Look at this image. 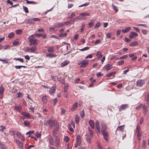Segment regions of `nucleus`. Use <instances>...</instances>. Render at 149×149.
<instances>
[{"instance_id": "40", "label": "nucleus", "mask_w": 149, "mask_h": 149, "mask_svg": "<svg viewBox=\"0 0 149 149\" xmlns=\"http://www.w3.org/2000/svg\"><path fill=\"white\" fill-rule=\"evenodd\" d=\"M18 39H16L13 41V44L14 45L16 46L18 44Z\"/></svg>"}, {"instance_id": "11", "label": "nucleus", "mask_w": 149, "mask_h": 149, "mask_svg": "<svg viewBox=\"0 0 149 149\" xmlns=\"http://www.w3.org/2000/svg\"><path fill=\"white\" fill-rule=\"evenodd\" d=\"M102 126V132H106V130L107 129V127L106 124L104 123H102L101 125Z\"/></svg>"}, {"instance_id": "34", "label": "nucleus", "mask_w": 149, "mask_h": 149, "mask_svg": "<svg viewBox=\"0 0 149 149\" xmlns=\"http://www.w3.org/2000/svg\"><path fill=\"white\" fill-rule=\"evenodd\" d=\"M138 42L137 41H136L132 42H131L130 44V46H134L135 45H136L138 44Z\"/></svg>"}, {"instance_id": "37", "label": "nucleus", "mask_w": 149, "mask_h": 149, "mask_svg": "<svg viewBox=\"0 0 149 149\" xmlns=\"http://www.w3.org/2000/svg\"><path fill=\"white\" fill-rule=\"evenodd\" d=\"M80 15L83 16H88L90 15L89 13H81Z\"/></svg>"}, {"instance_id": "55", "label": "nucleus", "mask_w": 149, "mask_h": 149, "mask_svg": "<svg viewBox=\"0 0 149 149\" xmlns=\"http://www.w3.org/2000/svg\"><path fill=\"white\" fill-rule=\"evenodd\" d=\"M79 121V116H76V119H75V123H78Z\"/></svg>"}, {"instance_id": "63", "label": "nucleus", "mask_w": 149, "mask_h": 149, "mask_svg": "<svg viewBox=\"0 0 149 149\" xmlns=\"http://www.w3.org/2000/svg\"><path fill=\"white\" fill-rule=\"evenodd\" d=\"M66 35H67V33H61V34H60L59 36L60 37H64V36H66Z\"/></svg>"}, {"instance_id": "51", "label": "nucleus", "mask_w": 149, "mask_h": 149, "mask_svg": "<svg viewBox=\"0 0 149 149\" xmlns=\"http://www.w3.org/2000/svg\"><path fill=\"white\" fill-rule=\"evenodd\" d=\"M128 56L127 55H124L123 56H122L120 57L118 59H125L127 58ZM116 59H117L116 58Z\"/></svg>"}, {"instance_id": "8", "label": "nucleus", "mask_w": 149, "mask_h": 149, "mask_svg": "<svg viewBox=\"0 0 149 149\" xmlns=\"http://www.w3.org/2000/svg\"><path fill=\"white\" fill-rule=\"evenodd\" d=\"M64 25V24L62 23L58 22L56 23L54 25V27L55 28L56 27H61Z\"/></svg>"}, {"instance_id": "49", "label": "nucleus", "mask_w": 149, "mask_h": 149, "mask_svg": "<svg viewBox=\"0 0 149 149\" xmlns=\"http://www.w3.org/2000/svg\"><path fill=\"white\" fill-rule=\"evenodd\" d=\"M23 8L25 12L26 13H28L29 12V11L28 10V9L27 7L26 6H23Z\"/></svg>"}, {"instance_id": "22", "label": "nucleus", "mask_w": 149, "mask_h": 149, "mask_svg": "<svg viewBox=\"0 0 149 149\" xmlns=\"http://www.w3.org/2000/svg\"><path fill=\"white\" fill-rule=\"evenodd\" d=\"M95 21L94 19H91L88 23V27H91L94 25V22Z\"/></svg>"}, {"instance_id": "26", "label": "nucleus", "mask_w": 149, "mask_h": 149, "mask_svg": "<svg viewBox=\"0 0 149 149\" xmlns=\"http://www.w3.org/2000/svg\"><path fill=\"white\" fill-rule=\"evenodd\" d=\"M89 131L90 132V136L91 138H92L93 137L94 132L93 130L90 128H88Z\"/></svg>"}, {"instance_id": "32", "label": "nucleus", "mask_w": 149, "mask_h": 149, "mask_svg": "<svg viewBox=\"0 0 149 149\" xmlns=\"http://www.w3.org/2000/svg\"><path fill=\"white\" fill-rule=\"evenodd\" d=\"M85 24L84 23H82L81 24V32H83L84 30L85 27Z\"/></svg>"}, {"instance_id": "39", "label": "nucleus", "mask_w": 149, "mask_h": 149, "mask_svg": "<svg viewBox=\"0 0 149 149\" xmlns=\"http://www.w3.org/2000/svg\"><path fill=\"white\" fill-rule=\"evenodd\" d=\"M0 148L1 149H6V147L5 145L0 142Z\"/></svg>"}, {"instance_id": "60", "label": "nucleus", "mask_w": 149, "mask_h": 149, "mask_svg": "<svg viewBox=\"0 0 149 149\" xmlns=\"http://www.w3.org/2000/svg\"><path fill=\"white\" fill-rule=\"evenodd\" d=\"M22 32V31L21 30H17L16 31V33L17 34H20Z\"/></svg>"}, {"instance_id": "5", "label": "nucleus", "mask_w": 149, "mask_h": 149, "mask_svg": "<svg viewBox=\"0 0 149 149\" xmlns=\"http://www.w3.org/2000/svg\"><path fill=\"white\" fill-rule=\"evenodd\" d=\"M104 140L108 141V133L107 131L102 132Z\"/></svg>"}, {"instance_id": "41", "label": "nucleus", "mask_w": 149, "mask_h": 149, "mask_svg": "<svg viewBox=\"0 0 149 149\" xmlns=\"http://www.w3.org/2000/svg\"><path fill=\"white\" fill-rule=\"evenodd\" d=\"M25 1H26V3L27 4H36V3L33 1H29L28 0H25Z\"/></svg>"}, {"instance_id": "30", "label": "nucleus", "mask_w": 149, "mask_h": 149, "mask_svg": "<svg viewBox=\"0 0 149 149\" xmlns=\"http://www.w3.org/2000/svg\"><path fill=\"white\" fill-rule=\"evenodd\" d=\"M105 68H106L107 70H111L112 68V65H110L109 64H107L105 66Z\"/></svg>"}, {"instance_id": "57", "label": "nucleus", "mask_w": 149, "mask_h": 149, "mask_svg": "<svg viewBox=\"0 0 149 149\" xmlns=\"http://www.w3.org/2000/svg\"><path fill=\"white\" fill-rule=\"evenodd\" d=\"M75 15V14L74 13H72L71 15L68 17V18L69 19H71L74 17Z\"/></svg>"}, {"instance_id": "19", "label": "nucleus", "mask_w": 149, "mask_h": 149, "mask_svg": "<svg viewBox=\"0 0 149 149\" xmlns=\"http://www.w3.org/2000/svg\"><path fill=\"white\" fill-rule=\"evenodd\" d=\"M131 29V28L130 27H128L125 29H122L121 31L123 33H126L128 32Z\"/></svg>"}, {"instance_id": "48", "label": "nucleus", "mask_w": 149, "mask_h": 149, "mask_svg": "<svg viewBox=\"0 0 149 149\" xmlns=\"http://www.w3.org/2000/svg\"><path fill=\"white\" fill-rule=\"evenodd\" d=\"M35 135L36 137L39 138L41 137V134L38 132H37L35 133Z\"/></svg>"}, {"instance_id": "20", "label": "nucleus", "mask_w": 149, "mask_h": 149, "mask_svg": "<svg viewBox=\"0 0 149 149\" xmlns=\"http://www.w3.org/2000/svg\"><path fill=\"white\" fill-rule=\"evenodd\" d=\"M70 62L68 61H65L61 63V67H63L68 65L69 63Z\"/></svg>"}, {"instance_id": "61", "label": "nucleus", "mask_w": 149, "mask_h": 149, "mask_svg": "<svg viewBox=\"0 0 149 149\" xmlns=\"http://www.w3.org/2000/svg\"><path fill=\"white\" fill-rule=\"evenodd\" d=\"M69 140V137L68 136H66L65 137L64 139V140L66 142H68Z\"/></svg>"}, {"instance_id": "31", "label": "nucleus", "mask_w": 149, "mask_h": 149, "mask_svg": "<svg viewBox=\"0 0 149 149\" xmlns=\"http://www.w3.org/2000/svg\"><path fill=\"white\" fill-rule=\"evenodd\" d=\"M42 101L44 103H46L47 102V97L46 96H43L42 97Z\"/></svg>"}, {"instance_id": "58", "label": "nucleus", "mask_w": 149, "mask_h": 149, "mask_svg": "<svg viewBox=\"0 0 149 149\" xmlns=\"http://www.w3.org/2000/svg\"><path fill=\"white\" fill-rule=\"evenodd\" d=\"M142 147L143 148H145L146 147V141L144 140L143 141L142 144Z\"/></svg>"}, {"instance_id": "27", "label": "nucleus", "mask_w": 149, "mask_h": 149, "mask_svg": "<svg viewBox=\"0 0 149 149\" xmlns=\"http://www.w3.org/2000/svg\"><path fill=\"white\" fill-rule=\"evenodd\" d=\"M34 36H35L34 35H32L28 38V39L30 42L34 40V39L35 38Z\"/></svg>"}, {"instance_id": "18", "label": "nucleus", "mask_w": 149, "mask_h": 149, "mask_svg": "<svg viewBox=\"0 0 149 149\" xmlns=\"http://www.w3.org/2000/svg\"><path fill=\"white\" fill-rule=\"evenodd\" d=\"M56 56L55 54H52L50 53H47L46 55V57L54 58Z\"/></svg>"}, {"instance_id": "28", "label": "nucleus", "mask_w": 149, "mask_h": 149, "mask_svg": "<svg viewBox=\"0 0 149 149\" xmlns=\"http://www.w3.org/2000/svg\"><path fill=\"white\" fill-rule=\"evenodd\" d=\"M95 128L97 129L100 128L99 122L98 120H96L95 122Z\"/></svg>"}, {"instance_id": "46", "label": "nucleus", "mask_w": 149, "mask_h": 149, "mask_svg": "<svg viewBox=\"0 0 149 149\" xmlns=\"http://www.w3.org/2000/svg\"><path fill=\"white\" fill-rule=\"evenodd\" d=\"M4 89L2 85H1L0 87V94L2 95L3 93Z\"/></svg>"}, {"instance_id": "16", "label": "nucleus", "mask_w": 149, "mask_h": 149, "mask_svg": "<svg viewBox=\"0 0 149 149\" xmlns=\"http://www.w3.org/2000/svg\"><path fill=\"white\" fill-rule=\"evenodd\" d=\"M49 143L52 145H54V138L52 136H49Z\"/></svg>"}, {"instance_id": "13", "label": "nucleus", "mask_w": 149, "mask_h": 149, "mask_svg": "<svg viewBox=\"0 0 149 149\" xmlns=\"http://www.w3.org/2000/svg\"><path fill=\"white\" fill-rule=\"evenodd\" d=\"M16 134L18 137L22 141H24L25 140L24 137L20 133L17 132Z\"/></svg>"}, {"instance_id": "24", "label": "nucleus", "mask_w": 149, "mask_h": 149, "mask_svg": "<svg viewBox=\"0 0 149 149\" xmlns=\"http://www.w3.org/2000/svg\"><path fill=\"white\" fill-rule=\"evenodd\" d=\"M14 108L15 110L16 111H19V112H20L22 110V107L21 105L15 106Z\"/></svg>"}, {"instance_id": "21", "label": "nucleus", "mask_w": 149, "mask_h": 149, "mask_svg": "<svg viewBox=\"0 0 149 149\" xmlns=\"http://www.w3.org/2000/svg\"><path fill=\"white\" fill-rule=\"evenodd\" d=\"M52 133L53 135L55 137V138H58L59 134L55 130H53L52 131Z\"/></svg>"}, {"instance_id": "14", "label": "nucleus", "mask_w": 149, "mask_h": 149, "mask_svg": "<svg viewBox=\"0 0 149 149\" xmlns=\"http://www.w3.org/2000/svg\"><path fill=\"white\" fill-rule=\"evenodd\" d=\"M89 124L90 126L92 129H94L95 128V125L94 121L92 120H90L89 121Z\"/></svg>"}, {"instance_id": "59", "label": "nucleus", "mask_w": 149, "mask_h": 149, "mask_svg": "<svg viewBox=\"0 0 149 149\" xmlns=\"http://www.w3.org/2000/svg\"><path fill=\"white\" fill-rule=\"evenodd\" d=\"M101 23L100 22H97V24L95 25V28H98L100 25Z\"/></svg>"}, {"instance_id": "56", "label": "nucleus", "mask_w": 149, "mask_h": 149, "mask_svg": "<svg viewBox=\"0 0 149 149\" xmlns=\"http://www.w3.org/2000/svg\"><path fill=\"white\" fill-rule=\"evenodd\" d=\"M14 36V34L13 32H11L8 35V37L9 38H11L13 37Z\"/></svg>"}, {"instance_id": "23", "label": "nucleus", "mask_w": 149, "mask_h": 149, "mask_svg": "<svg viewBox=\"0 0 149 149\" xmlns=\"http://www.w3.org/2000/svg\"><path fill=\"white\" fill-rule=\"evenodd\" d=\"M76 143H81V138L80 135H77L76 137Z\"/></svg>"}, {"instance_id": "64", "label": "nucleus", "mask_w": 149, "mask_h": 149, "mask_svg": "<svg viewBox=\"0 0 149 149\" xmlns=\"http://www.w3.org/2000/svg\"><path fill=\"white\" fill-rule=\"evenodd\" d=\"M134 29L137 32H139L140 31V29L137 27H133Z\"/></svg>"}, {"instance_id": "42", "label": "nucleus", "mask_w": 149, "mask_h": 149, "mask_svg": "<svg viewBox=\"0 0 149 149\" xmlns=\"http://www.w3.org/2000/svg\"><path fill=\"white\" fill-rule=\"evenodd\" d=\"M30 122L28 121L25 120L24 121V124L26 126H29L30 125Z\"/></svg>"}, {"instance_id": "45", "label": "nucleus", "mask_w": 149, "mask_h": 149, "mask_svg": "<svg viewBox=\"0 0 149 149\" xmlns=\"http://www.w3.org/2000/svg\"><path fill=\"white\" fill-rule=\"evenodd\" d=\"M68 128L69 130L72 132H74V130L73 129L71 125L70 124H68Z\"/></svg>"}, {"instance_id": "7", "label": "nucleus", "mask_w": 149, "mask_h": 149, "mask_svg": "<svg viewBox=\"0 0 149 149\" xmlns=\"http://www.w3.org/2000/svg\"><path fill=\"white\" fill-rule=\"evenodd\" d=\"M21 114L25 117L28 118H32V117L29 113L25 112H22L21 113Z\"/></svg>"}, {"instance_id": "2", "label": "nucleus", "mask_w": 149, "mask_h": 149, "mask_svg": "<svg viewBox=\"0 0 149 149\" xmlns=\"http://www.w3.org/2000/svg\"><path fill=\"white\" fill-rule=\"evenodd\" d=\"M128 107V105L127 104H122L119 108V111L121 112L123 110H125Z\"/></svg>"}, {"instance_id": "33", "label": "nucleus", "mask_w": 149, "mask_h": 149, "mask_svg": "<svg viewBox=\"0 0 149 149\" xmlns=\"http://www.w3.org/2000/svg\"><path fill=\"white\" fill-rule=\"evenodd\" d=\"M116 74V72H110L109 74H107V77H110L111 76L113 75V77H115L114 75Z\"/></svg>"}, {"instance_id": "15", "label": "nucleus", "mask_w": 149, "mask_h": 149, "mask_svg": "<svg viewBox=\"0 0 149 149\" xmlns=\"http://www.w3.org/2000/svg\"><path fill=\"white\" fill-rule=\"evenodd\" d=\"M136 85L140 87L142 86L144 83V81L143 80H140L136 82Z\"/></svg>"}, {"instance_id": "4", "label": "nucleus", "mask_w": 149, "mask_h": 149, "mask_svg": "<svg viewBox=\"0 0 149 149\" xmlns=\"http://www.w3.org/2000/svg\"><path fill=\"white\" fill-rule=\"evenodd\" d=\"M56 85L54 84L51 88L49 92V93L51 95H52L55 92L56 90Z\"/></svg>"}, {"instance_id": "52", "label": "nucleus", "mask_w": 149, "mask_h": 149, "mask_svg": "<svg viewBox=\"0 0 149 149\" xmlns=\"http://www.w3.org/2000/svg\"><path fill=\"white\" fill-rule=\"evenodd\" d=\"M26 23L30 24H34V22H33L30 19H27L26 21Z\"/></svg>"}, {"instance_id": "44", "label": "nucleus", "mask_w": 149, "mask_h": 149, "mask_svg": "<svg viewBox=\"0 0 149 149\" xmlns=\"http://www.w3.org/2000/svg\"><path fill=\"white\" fill-rule=\"evenodd\" d=\"M0 127L1 128V129H0V131H1L2 132H3L4 131H5L6 130V127L5 126H1Z\"/></svg>"}, {"instance_id": "25", "label": "nucleus", "mask_w": 149, "mask_h": 149, "mask_svg": "<svg viewBox=\"0 0 149 149\" xmlns=\"http://www.w3.org/2000/svg\"><path fill=\"white\" fill-rule=\"evenodd\" d=\"M54 48L52 47H49L47 48V50L48 52L51 53H53L54 52Z\"/></svg>"}, {"instance_id": "47", "label": "nucleus", "mask_w": 149, "mask_h": 149, "mask_svg": "<svg viewBox=\"0 0 149 149\" xmlns=\"http://www.w3.org/2000/svg\"><path fill=\"white\" fill-rule=\"evenodd\" d=\"M89 2H86L85 3L79 6V7H81L83 6H88L89 4Z\"/></svg>"}, {"instance_id": "10", "label": "nucleus", "mask_w": 149, "mask_h": 149, "mask_svg": "<svg viewBox=\"0 0 149 149\" xmlns=\"http://www.w3.org/2000/svg\"><path fill=\"white\" fill-rule=\"evenodd\" d=\"M55 146L58 147L60 146V141L59 138H55Z\"/></svg>"}, {"instance_id": "50", "label": "nucleus", "mask_w": 149, "mask_h": 149, "mask_svg": "<svg viewBox=\"0 0 149 149\" xmlns=\"http://www.w3.org/2000/svg\"><path fill=\"white\" fill-rule=\"evenodd\" d=\"M90 48L89 47H86L81 49H79V50L81 51H84L86 50H88Z\"/></svg>"}, {"instance_id": "35", "label": "nucleus", "mask_w": 149, "mask_h": 149, "mask_svg": "<svg viewBox=\"0 0 149 149\" xmlns=\"http://www.w3.org/2000/svg\"><path fill=\"white\" fill-rule=\"evenodd\" d=\"M55 129L56 130H58L59 128V123L56 122L55 123H54V124Z\"/></svg>"}, {"instance_id": "62", "label": "nucleus", "mask_w": 149, "mask_h": 149, "mask_svg": "<svg viewBox=\"0 0 149 149\" xmlns=\"http://www.w3.org/2000/svg\"><path fill=\"white\" fill-rule=\"evenodd\" d=\"M22 94V93L19 92L16 94V97H21V95Z\"/></svg>"}, {"instance_id": "29", "label": "nucleus", "mask_w": 149, "mask_h": 149, "mask_svg": "<svg viewBox=\"0 0 149 149\" xmlns=\"http://www.w3.org/2000/svg\"><path fill=\"white\" fill-rule=\"evenodd\" d=\"M78 103L77 102H76L73 105L71 109L73 111L74 110L76 109Z\"/></svg>"}, {"instance_id": "54", "label": "nucleus", "mask_w": 149, "mask_h": 149, "mask_svg": "<svg viewBox=\"0 0 149 149\" xmlns=\"http://www.w3.org/2000/svg\"><path fill=\"white\" fill-rule=\"evenodd\" d=\"M112 6L113 9L116 11V12H117L118 10L117 7L113 4H112Z\"/></svg>"}, {"instance_id": "53", "label": "nucleus", "mask_w": 149, "mask_h": 149, "mask_svg": "<svg viewBox=\"0 0 149 149\" xmlns=\"http://www.w3.org/2000/svg\"><path fill=\"white\" fill-rule=\"evenodd\" d=\"M87 137H86V140L89 143L91 142V139L90 137L88 136H86Z\"/></svg>"}, {"instance_id": "6", "label": "nucleus", "mask_w": 149, "mask_h": 149, "mask_svg": "<svg viewBox=\"0 0 149 149\" xmlns=\"http://www.w3.org/2000/svg\"><path fill=\"white\" fill-rule=\"evenodd\" d=\"M15 142L18 146L21 149L23 148V143L22 142L17 139H16Z\"/></svg>"}, {"instance_id": "38", "label": "nucleus", "mask_w": 149, "mask_h": 149, "mask_svg": "<svg viewBox=\"0 0 149 149\" xmlns=\"http://www.w3.org/2000/svg\"><path fill=\"white\" fill-rule=\"evenodd\" d=\"M123 126L124 125L119 126L117 128V130H118L120 131H121L122 132H123V131L124 129Z\"/></svg>"}, {"instance_id": "43", "label": "nucleus", "mask_w": 149, "mask_h": 149, "mask_svg": "<svg viewBox=\"0 0 149 149\" xmlns=\"http://www.w3.org/2000/svg\"><path fill=\"white\" fill-rule=\"evenodd\" d=\"M80 116H81V118H83L84 116V111L83 110L82 111H81L80 112Z\"/></svg>"}, {"instance_id": "1", "label": "nucleus", "mask_w": 149, "mask_h": 149, "mask_svg": "<svg viewBox=\"0 0 149 149\" xmlns=\"http://www.w3.org/2000/svg\"><path fill=\"white\" fill-rule=\"evenodd\" d=\"M44 124L46 126L49 125L51 127H53L54 122L52 118H50L49 120H45L44 121Z\"/></svg>"}, {"instance_id": "3", "label": "nucleus", "mask_w": 149, "mask_h": 149, "mask_svg": "<svg viewBox=\"0 0 149 149\" xmlns=\"http://www.w3.org/2000/svg\"><path fill=\"white\" fill-rule=\"evenodd\" d=\"M88 64V61L87 60H84L81 62V65L80 67L81 68H84L86 67Z\"/></svg>"}, {"instance_id": "36", "label": "nucleus", "mask_w": 149, "mask_h": 149, "mask_svg": "<svg viewBox=\"0 0 149 149\" xmlns=\"http://www.w3.org/2000/svg\"><path fill=\"white\" fill-rule=\"evenodd\" d=\"M37 49V47L35 46H32L30 48V50L31 52H33Z\"/></svg>"}, {"instance_id": "12", "label": "nucleus", "mask_w": 149, "mask_h": 149, "mask_svg": "<svg viewBox=\"0 0 149 149\" xmlns=\"http://www.w3.org/2000/svg\"><path fill=\"white\" fill-rule=\"evenodd\" d=\"M138 34L134 32H131V34L129 35V37L130 39H132L133 38L134 36H138Z\"/></svg>"}, {"instance_id": "9", "label": "nucleus", "mask_w": 149, "mask_h": 149, "mask_svg": "<svg viewBox=\"0 0 149 149\" xmlns=\"http://www.w3.org/2000/svg\"><path fill=\"white\" fill-rule=\"evenodd\" d=\"M142 108L143 109V113L145 115L148 112L147 107L145 104L143 105Z\"/></svg>"}, {"instance_id": "17", "label": "nucleus", "mask_w": 149, "mask_h": 149, "mask_svg": "<svg viewBox=\"0 0 149 149\" xmlns=\"http://www.w3.org/2000/svg\"><path fill=\"white\" fill-rule=\"evenodd\" d=\"M38 40L37 39H34L30 43L29 45H33L34 46H36L38 44V43L37 42Z\"/></svg>"}]
</instances>
